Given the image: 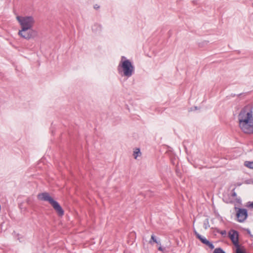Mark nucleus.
I'll list each match as a JSON object with an SVG mask.
<instances>
[{"label": "nucleus", "mask_w": 253, "mask_h": 253, "mask_svg": "<svg viewBox=\"0 0 253 253\" xmlns=\"http://www.w3.org/2000/svg\"><path fill=\"white\" fill-rule=\"evenodd\" d=\"M27 203L30 205V203H31V200L29 198H28L27 200Z\"/></svg>", "instance_id": "17"}, {"label": "nucleus", "mask_w": 253, "mask_h": 253, "mask_svg": "<svg viewBox=\"0 0 253 253\" xmlns=\"http://www.w3.org/2000/svg\"><path fill=\"white\" fill-rule=\"evenodd\" d=\"M99 7V6H97V5H96L94 6V8H98Z\"/></svg>", "instance_id": "22"}, {"label": "nucleus", "mask_w": 253, "mask_h": 253, "mask_svg": "<svg viewBox=\"0 0 253 253\" xmlns=\"http://www.w3.org/2000/svg\"><path fill=\"white\" fill-rule=\"evenodd\" d=\"M194 233L196 235L197 238L198 239V236L200 235L196 231H194Z\"/></svg>", "instance_id": "16"}, {"label": "nucleus", "mask_w": 253, "mask_h": 253, "mask_svg": "<svg viewBox=\"0 0 253 253\" xmlns=\"http://www.w3.org/2000/svg\"><path fill=\"white\" fill-rule=\"evenodd\" d=\"M158 250L159 251H163V248L161 247H160L159 248H158Z\"/></svg>", "instance_id": "21"}, {"label": "nucleus", "mask_w": 253, "mask_h": 253, "mask_svg": "<svg viewBox=\"0 0 253 253\" xmlns=\"http://www.w3.org/2000/svg\"><path fill=\"white\" fill-rule=\"evenodd\" d=\"M198 239L204 244L207 245L209 241L207 240L206 238H203L201 235L198 236Z\"/></svg>", "instance_id": "10"}, {"label": "nucleus", "mask_w": 253, "mask_h": 253, "mask_svg": "<svg viewBox=\"0 0 253 253\" xmlns=\"http://www.w3.org/2000/svg\"><path fill=\"white\" fill-rule=\"evenodd\" d=\"M246 231H247L248 233L249 234H251V232H250V230L249 229H247Z\"/></svg>", "instance_id": "19"}, {"label": "nucleus", "mask_w": 253, "mask_h": 253, "mask_svg": "<svg viewBox=\"0 0 253 253\" xmlns=\"http://www.w3.org/2000/svg\"><path fill=\"white\" fill-rule=\"evenodd\" d=\"M206 245L208 246L209 248L211 249H213L214 248L213 245L209 241L208 242Z\"/></svg>", "instance_id": "14"}, {"label": "nucleus", "mask_w": 253, "mask_h": 253, "mask_svg": "<svg viewBox=\"0 0 253 253\" xmlns=\"http://www.w3.org/2000/svg\"><path fill=\"white\" fill-rule=\"evenodd\" d=\"M238 119L239 127L244 133H253V116L252 110L248 107L244 108L238 115Z\"/></svg>", "instance_id": "2"}, {"label": "nucleus", "mask_w": 253, "mask_h": 253, "mask_svg": "<svg viewBox=\"0 0 253 253\" xmlns=\"http://www.w3.org/2000/svg\"><path fill=\"white\" fill-rule=\"evenodd\" d=\"M235 189H234L233 190H232V196L233 197H236L237 196V194L234 191Z\"/></svg>", "instance_id": "15"}, {"label": "nucleus", "mask_w": 253, "mask_h": 253, "mask_svg": "<svg viewBox=\"0 0 253 253\" xmlns=\"http://www.w3.org/2000/svg\"><path fill=\"white\" fill-rule=\"evenodd\" d=\"M229 237L235 247L239 246L238 233L237 231L234 230H231L229 232Z\"/></svg>", "instance_id": "6"}, {"label": "nucleus", "mask_w": 253, "mask_h": 253, "mask_svg": "<svg viewBox=\"0 0 253 253\" xmlns=\"http://www.w3.org/2000/svg\"><path fill=\"white\" fill-rule=\"evenodd\" d=\"M141 152L140 149L138 148H135L134 151H133V156L135 159H136L137 157L139 156V154H140Z\"/></svg>", "instance_id": "9"}, {"label": "nucleus", "mask_w": 253, "mask_h": 253, "mask_svg": "<svg viewBox=\"0 0 253 253\" xmlns=\"http://www.w3.org/2000/svg\"><path fill=\"white\" fill-rule=\"evenodd\" d=\"M244 165L248 168L253 169V161H245L244 163Z\"/></svg>", "instance_id": "7"}, {"label": "nucleus", "mask_w": 253, "mask_h": 253, "mask_svg": "<svg viewBox=\"0 0 253 253\" xmlns=\"http://www.w3.org/2000/svg\"><path fill=\"white\" fill-rule=\"evenodd\" d=\"M236 253H246L245 251L243 250H242L240 247V245L238 247H236Z\"/></svg>", "instance_id": "12"}, {"label": "nucleus", "mask_w": 253, "mask_h": 253, "mask_svg": "<svg viewBox=\"0 0 253 253\" xmlns=\"http://www.w3.org/2000/svg\"><path fill=\"white\" fill-rule=\"evenodd\" d=\"M213 253H226L221 248H216Z\"/></svg>", "instance_id": "11"}, {"label": "nucleus", "mask_w": 253, "mask_h": 253, "mask_svg": "<svg viewBox=\"0 0 253 253\" xmlns=\"http://www.w3.org/2000/svg\"><path fill=\"white\" fill-rule=\"evenodd\" d=\"M204 228L206 229L210 227V226L209 225V220H208V219H206V220L204 221Z\"/></svg>", "instance_id": "13"}, {"label": "nucleus", "mask_w": 253, "mask_h": 253, "mask_svg": "<svg viewBox=\"0 0 253 253\" xmlns=\"http://www.w3.org/2000/svg\"><path fill=\"white\" fill-rule=\"evenodd\" d=\"M250 207L253 208V202L250 205Z\"/></svg>", "instance_id": "20"}, {"label": "nucleus", "mask_w": 253, "mask_h": 253, "mask_svg": "<svg viewBox=\"0 0 253 253\" xmlns=\"http://www.w3.org/2000/svg\"><path fill=\"white\" fill-rule=\"evenodd\" d=\"M152 241L157 244H160V241H157L155 235H152L151 237V240L149 241L150 244H152Z\"/></svg>", "instance_id": "8"}, {"label": "nucleus", "mask_w": 253, "mask_h": 253, "mask_svg": "<svg viewBox=\"0 0 253 253\" xmlns=\"http://www.w3.org/2000/svg\"><path fill=\"white\" fill-rule=\"evenodd\" d=\"M16 19L21 26L18 35L26 40L34 39L37 36V32L33 29L35 21L32 16H16Z\"/></svg>", "instance_id": "1"}, {"label": "nucleus", "mask_w": 253, "mask_h": 253, "mask_svg": "<svg viewBox=\"0 0 253 253\" xmlns=\"http://www.w3.org/2000/svg\"><path fill=\"white\" fill-rule=\"evenodd\" d=\"M1 226H2V224H0V231H1Z\"/></svg>", "instance_id": "23"}, {"label": "nucleus", "mask_w": 253, "mask_h": 253, "mask_svg": "<svg viewBox=\"0 0 253 253\" xmlns=\"http://www.w3.org/2000/svg\"><path fill=\"white\" fill-rule=\"evenodd\" d=\"M238 221L240 222H244L248 216L247 210L245 209H239L237 212Z\"/></svg>", "instance_id": "5"}, {"label": "nucleus", "mask_w": 253, "mask_h": 253, "mask_svg": "<svg viewBox=\"0 0 253 253\" xmlns=\"http://www.w3.org/2000/svg\"><path fill=\"white\" fill-rule=\"evenodd\" d=\"M122 69L123 74L127 77H131L134 73V67L131 62L128 59H126L125 57L122 56L121 61L118 66V71L120 72Z\"/></svg>", "instance_id": "4"}, {"label": "nucleus", "mask_w": 253, "mask_h": 253, "mask_svg": "<svg viewBox=\"0 0 253 253\" xmlns=\"http://www.w3.org/2000/svg\"><path fill=\"white\" fill-rule=\"evenodd\" d=\"M221 234L222 235L225 234H226V231H221Z\"/></svg>", "instance_id": "18"}, {"label": "nucleus", "mask_w": 253, "mask_h": 253, "mask_svg": "<svg viewBox=\"0 0 253 253\" xmlns=\"http://www.w3.org/2000/svg\"><path fill=\"white\" fill-rule=\"evenodd\" d=\"M37 197L40 200L48 202L59 216H62L64 214V211L62 207L57 202L53 199L49 193L47 192L40 193Z\"/></svg>", "instance_id": "3"}]
</instances>
